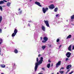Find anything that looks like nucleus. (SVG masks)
I'll return each mask as SVG.
<instances>
[{
  "label": "nucleus",
  "mask_w": 74,
  "mask_h": 74,
  "mask_svg": "<svg viewBox=\"0 0 74 74\" xmlns=\"http://www.w3.org/2000/svg\"><path fill=\"white\" fill-rule=\"evenodd\" d=\"M73 40H74V38L73 39Z\"/></svg>",
  "instance_id": "nucleus-50"
},
{
  "label": "nucleus",
  "mask_w": 74,
  "mask_h": 74,
  "mask_svg": "<svg viewBox=\"0 0 74 74\" xmlns=\"http://www.w3.org/2000/svg\"><path fill=\"white\" fill-rule=\"evenodd\" d=\"M8 1H9V0H7Z\"/></svg>",
  "instance_id": "nucleus-51"
},
{
  "label": "nucleus",
  "mask_w": 74,
  "mask_h": 74,
  "mask_svg": "<svg viewBox=\"0 0 74 74\" xmlns=\"http://www.w3.org/2000/svg\"><path fill=\"white\" fill-rule=\"evenodd\" d=\"M72 49H73V50H74V46H73V47Z\"/></svg>",
  "instance_id": "nucleus-37"
},
{
  "label": "nucleus",
  "mask_w": 74,
  "mask_h": 74,
  "mask_svg": "<svg viewBox=\"0 0 74 74\" xmlns=\"http://www.w3.org/2000/svg\"><path fill=\"white\" fill-rule=\"evenodd\" d=\"M32 1V0H30V1Z\"/></svg>",
  "instance_id": "nucleus-48"
},
{
  "label": "nucleus",
  "mask_w": 74,
  "mask_h": 74,
  "mask_svg": "<svg viewBox=\"0 0 74 74\" xmlns=\"http://www.w3.org/2000/svg\"><path fill=\"white\" fill-rule=\"evenodd\" d=\"M41 56V55L40 54H39L38 55V57H40V56Z\"/></svg>",
  "instance_id": "nucleus-38"
},
{
  "label": "nucleus",
  "mask_w": 74,
  "mask_h": 74,
  "mask_svg": "<svg viewBox=\"0 0 74 74\" xmlns=\"http://www.w3.org/2000/svg\"><path fill=\"white\" fill-rule=\"evenodd\" d=\"M61 47H62V45H60V46H59V49H60Z\"/></svg>",
  "instance_id": "nucleus-34"
},
{
  "label": "nucleus",
  "mask_w": 74,
  "mask_h": 74,
  "mask_svg": "<svg viewBox=\"0 0 74 74\" xmlns=\"http://www.w3.org/2000/svg\"><path fill=\"white\" fill-rule=\"evenodd\" d=\"M42 29L44 31V32H45V27L43 25H42Z\"/></svg>",
  "instance_id": "nucleus-13"
},
{
  "label": "nucleus",
  "mask_w": 74,
  "mask_h": 74,
  "mask_svg": "<svg viewBox=\"0 0 74 74\" xmlns=\"http://www.w3.org/2000/svg\"><path fill=\"white\" fill-rule=\"evenodd\" d=\"M69 60V58H66V61H67Z\"/></svg>",
  "instance_id": "nucleus-35"
},
{
  "label": "nucleus",
  "mask_w": 74,
  "mask_h": 74,
  "mask_svg": "<svg viewBox=\"0 0 74 74\" xmlns=\"http://www.w3.org/2000/svg\"><path fill=\"white\" fill-rule=\"evenodd\" d=\"M71 65H68L66 67V69L67 70H68V69H70V68H71Z\"/></svg>",
  "instance_id": "nucleus-12"
},
{
  "label": "nucleus",
  "mask_w": 74,
  "mask_h": 74,
  "mask_svg": "<svg viewBox=\"0 0 74 74\" xmlns=\"http://www.w3.org/2000/svg\"><path fill=\"white\" fill-rule=\"evenodd\" d=\"M60 41V39H57L56 42H58Z\"/></svg>",
  "instance_id": "nucleus-27"
},
{
  "label": "nucleus",
  "mask_w": 74,
  "mask_h": 74,
  "mask_svg": "<svg viewBox=\"0 0 74 74\" xmlns=\"http://www.w3.org/2000/svg\"><path fill=\"white\" fill-rule=\"evenodd\" d=\"M44 22L45 23L47 26V27H49V23H48V21H44Z\"/></svg>",
  "instance_id": "nucleus-7"
},
{
  "label": "nucleus",
  "mask_w": 74,
  "mask_h": 74,
  "mask_svg": "<svg viewBox=\"0 0 74 74\" xmlns=\"http://www.w3.org/2000/svg\"><path fill=\"white\" fill-rule=\"evenodd\" d=\"M63 69H64V67L61 68V69L62 70H63Z\"/></svg>",
  "instance_id": "nucleus-40"
},
{
  "label": "nucleus",
  "mask_w": 74,
  "mask_h": 74,
  "mask_svg": "<svg viewBox=\"0 0 74 74\" xmlns=\"http://www.w3.org/2000/svg\"><path fill=\"white\" fill-rule=\"evenodd\" d=\"M43 40L42 41V42H46V41H48V37L45 36L43 38Z\"/></svg>",
  "instance_id": "nucleus-4"
},
{
  "label": "nucleus",
  "mask_w": 74,
  "mask_h": 74,
  "mask_svg": "<svg viewBox=\"0 0 74 74\" xmlns=\"http://www.w3.org/2000/svg\"><path fill=\"white\" fill-rule=\"evenodd\" d=\"M64 73V71H59V73H60V74H63Z\"/></svg>",
  "instance_id": "nucleus-24"
},
{
  "label": "nucleus",
  "mask_w": 74,
  "mask_h": 74,
  "mask_svg": "<svg viewBox=\"0 0 74 74\" xmlns=\"http://www.w3.org/2000/svg\"><path fill=\"white\" fill-rule=\"evenodd\" d=\"M49 62L50 63L51 62V61H50L49 60Z\"/></svg>",
  "instance_id": "nucleus-45"
},
{
  "label": "nucleus",
  "mask_w": 74,
  "mask_h": 74,
  "mask_svg": "<svg viewBox=\"0 0 74 74\" xmlns=\"http://www.w3.org/2000/svg\"><path fill=\"white\" fill-rule=\"evenodd\" d=\"M68 50L70 51H71V45H70L68 47Z\"/></svg>",
  "instance_id": "nucleus-17"
},
{
  "label": "nucleus",
  "mask_w": 74,
  "mask_h": 74,
  "mask_svg": "<svg viewBox=\"0 0 74 74\" xmlns=\"http://www.w3.org/2000/svg\"><path fill=\"white\" fill-rule=\"evenodd\" d=\"M0 10H1V11H3V8L1 6H0Z\"/></svg>",
  "instance_id": "nucleus-25"
},
{
  "label": "nucleus",
  "mask_w": 74,
  "mask_h": 74,
  "mask_svg": "<svg viewBox=\"0 0 74 74\" xmlns=\"http://www.w3.org/2000/svg\"><path fill=\"white\" fill-rule=\"evenodd\" d=\"M14 52L16 54L18 53V50H17L16 49H14Z\"/></svg>",
  "instance_id": "nucleus-14"
},
{
  "label": "nucleus",
  "mask_w": 74,
  "mask_h": 74,
  "mask_svg": "<svg viewBox=\"0 0 74 74\" xmlns=\"http://www.w3.org/2000/svg\"><path fill=\"white\" fill-rule=\"evenodd\" d=\"M49 7L51 10H52L54 8H55V6H54V5H53L52 4L50 6H49Z\"/></svg>",
  "instance_id": "nucleus-9"
},
{
  "label": "nucleus",
  "mask_w": 74,
  "mask_h": 74,
  "mask_svg": "<svg viewBox=\"0 0 74 74\" xmlns=\"http://www.w3.org/2000/svg\"><path fill=\"white\" fill-rule=\"evenodd\" d=\"M2 31V30H1V29H0V33H1Z\"/></svg>",
  "instance_id": "nucleus-32"
},
{
  "label": "nucleus",
  "mask_w": 74,
  "mask_h": 74,
  "mask_svg": "<svg viewBox=\"0 0 74 74\" xmlns=\"http://www.w3.org/2000/svg\"><path fill=\"white\" fill-rule=\"evenodd\" d=\"M28 25L29 26H30V24H29Z\"/></svg>",
  "instance_id": "nucleus-43"
},
{
  "label": "nucleus",
  "mask_w": 74,
  "mask_h": 74,
  "mask_svg": "<svg viewBox=\"0 0 74 74\" xmlns=\"http://www.w3.org/2000/svg\"><path fill=\"white\" fill-rule=\"evenodd\" d=\"M56 16L57 18H59L60 16L59 14H56Z\"/></svg>",
  "instance_id": "nucleus-26"
},
{
  "label": "nucleus",
  "mask_w": 74,
  "mask_h": 74,
  "mask_svg": "<svg viewBox=\"0 0 74 74\" xmlns=\"http://www.w3.org/2000/svg\"><path fill=\"white\" fill-rule=\"evenodd\" d=\"M4 2L7 3V1H6L5 0H3V1H0V5L3 4L4 3Z\"/></svg>",
  "instance_id": "nucleus-8"
},
{
  "label": "nucleus",
  "mask_w": 74,
  "mask_h": 74,
  "mask_svg": "<svg viewBox=\"0 0 74 74\" xmlns=\"http://www.w3.org/2000/svg\"><path fill=\"white\" fill-rule=\"evenodd\" d=\"M50 66H51L50 64H47V67H48V69H49L50 67Z\"/></svg>",
  "instance_id": "nucleus-21"
},
{
  "label": "nucleus",
  "mask_w": 74,
  "mask_h": 74,
  "mask_svg": "<svg viewBox=\"0 0 74 74\" xmlns=\"http://www.w3.org/2000/svg\"><path fill=\"white\" fill-rule=\"evenodd\" d=\"M71 19H74V15H73L71 16Z\"/></svg>",
  "instance_id": "nucleus-20"
},
{
  "label": "nucleus",
  "mask_w": 74,
  "mask_h": 74,
  "mask_svg": "<svg viewBox=\"0 0 74 74\" xmlns=\"http://www.w3.org/2000/svg\"><path fill=\"white\" fill-rule=\"evenodd\" d=\"M42 11L44 14H45V12L48 10V8H43L42 9Z\"/></svg>",
  "instance_id": "nucleus-3"
},
{
  "label": "nucleus",
  "mask_w": 74,
  "mask_h": 74,
  "mask_svg": "<svg viewBox=\"0 0 74 74\" xmlns=\"http://www.w3.org/2000/svg\"><path fill=\"white\" fill-rule=\"evenodd\" d=\"M58 8H56L54 9L55 12H57V11H58Z\"/></svg>",
  "instance_id": "nucleus-23"
},
{
  "label": "nucleus",
  "mask_w": 74,
  "mask_h": 74,
  "mask_svg": "<svg viewBox=\"0 0 74 74\" xmlns=\"http://www.w3.org/2000/svg\"><path fill=\"white\" fill-rule=\"evenodd\" d=\"M2 21V16H0V23Z\"/></svg>",
  "instance_id": "nucleus-22"
},
{
  "label": "nucleus",
  "mask_w": 74,
  "mask_h": 74,
  "mask_svg": "<svg viewBox=\"0 0 74 74\" xmlns=\"http://www.w3.org/2000/svg\"><path fill=\"white\" fill-rule=\"evenodd\" d=\"M70 69L68 70L67 71L69 72V71H70Z\"/></svg>",
  "instance_id": "nucleus-39"
},
{
  "label": "nucleus",
  "mask_w": 74,
  "mask_h": 74,
  "mask_svg": "<svg viewBox=\"0 0 74 74\" xmlns=\"http://www.w3.org/2000/svg\"><path fill=\"white\" fill-rule=\"evenodd\" d=\"M20 10H21L20 8L18 9V11H19Z\"/></svg>",
  "instance_id": "nucleus-44"
},
{
  "label": "nucleus",
  "mask_w": 74,
  "mask_h": 74,
  "mask_svg": "<svg viewBox=\"0 0 74 74\" xmlns=\"http://www.w3.org/2000/svg\"><path fill=\"white\" fill-rule=\"evenodd\" d=\"M69 73L67 71L66 72V74H67Z\"/></svg>",
  "instance_id": "nucleus-41"
},
{
  "label": "nucleus",
  "mask_w": 74,
  "mask_h": 74,
  "mask_svg": "<svg viewBox=\"0 0 74 74\" xmlns=\"http://www.w3.org/2000/svg\"><path fill=\"white\" fill-rule=\"evenodd\" d=\"M60 70H61V69H60Z\"/></svg>",
  "instance_id": "nucleus-53"
},
{
  "label": "nucleus",
  "mask_w": 74,
  "mask_h": 74,
  "mask_svg": "<svg viewBox=\"0 0 74 74\" xmlns=\"http://www.w3.org/2000/svg\"><path fill=\"white\" fill-rule=\"evenodd\" d=\"M22 10H21L19 13V14H22Z\"/></svg>",
  "instance_id": "nucleus-30"
},
{
  "label": "nucleus",
  "mask_w": 74,
  "mask_h": 74,
  "mask_svg": "<svg viewBox=\"0 0 74 74\" xmlns=\"http://www.w3.org/2000/svg\"><path fill=\"white\" fill-rule=\"evenodd\" d=\"M71 55V53L70 52H68L66 53V55L67 56V58H69L70 57Z\"/></svg>",
  "instance_id": "nucleus-6"
},
{
  "label": "nucleus",
  "mask_w": 74,
  "mask_h": 74,
  "mask_svg": "<svg viewBox=\"0 0 74 74\" xmlns=\"http://www.w3.org/2000/svg\"><path fill=\"white\" fill-rule=\"evenodd\" d=\"M40 40L41 41H42V37H41L40 38Z\"/></svg>",
  "instance_id": "nucleus-33"
},
{
  "label": "nucleus",
  "mask_w": 74,
  "mask_h": 74,
  "mask_svg": "<svg viewBox=\"0 0 74 74\" xmlns=\"http://www.w3.org/2000/svg\"><path fill=\"white\" fill-rule=\"evenodd\" d=\"M17 32L18 30L16 29H15L14 31V33H13L12 35V37H15V35L16 34V33H17Z\"/></svg>",
  "instance_id": "nucleus-2"
},
{
  "label": "nucleus",
  "mask_w": 74,
  "mask_h": 74,
  "mask_svg": "<svg viewBox=\"0 0 74 74\" xmlns=\"http://www.w3.org/2000/svg\"><path fill=\"white\" fill-rule=\"evenodd\" d=\"M0 66L2 68H5V65L4 64H1Z\"/></svg>",
  "instance_id": "nucleus-16"
},
{
  "label": "nucleus",
  "mask_w": 74,
  "mask_h": 74,
  "mask_svg": "<svg viewBox=\"0 0 74 74\" xmlns=\"http://www.w3.org/2000/svg\"><path fill=\"white\" fill-rule=\"evenodd\" d=\"M71 37V35H69L66 38V39H69V38H70Z\"/></svg>",
  "instance_id": "nucleus-18"
},
{
  "label": "nucleus",
  "mask_w": 74,
  "mask_h": 74,
  "mask_svg": "<svg viewBox=\"0 0 74 74\" xmlns=\"http://www.w3.org/2000/svg\"><path fill=\"white\" fill-rule=\"evenodd\" d=\"M1 43H3V39L1 38H0V45L1 44Z\"/></svg>",
  "instance_id": "nucleus-19"
},
{
  "label": "nucleus",
  "mask_w": 74,
  "mask_h": 74,
  "mask_svg": "<svg viewBox=\"0 0 74 74\" xmlns=\"http://www.w3.org/2000/svg\"><path fill=\"white\" fill-rule=\"evenodd\" d=\"M61 64V61H59L56 64V68H58L59 66L60 65V64Z\"/></svg>",
  "instance_id": "nucleus-5"
},
{
  "label": "nucleus",
  "mask_w": 74,
  "mask_h": 74,
  "mask_svg": "<svg viewBox=\"0 0 74 74\" xmlns=\"http://www.w3.org/2000/svg\"><path fill=\"white\" fill-rule=\"evenodd\" d=\"M38 74H42V73H38Z\"/></svg>",
  "instance_id": "nucleus-42"
},
{
  "label": "nucleus",
  "mask_w": 74,
  "mask_h": 74,
  "mask_svg": "<svg viewBox=\"0 0 74 74\" xmlns=\"http://www.w3.org/2000/svg\"><path fill=\"white\" fill-rule=\"evenodd\" d=\"M1 48L0 47V55H1Z\"/></svg>",
  "instance_id": "nucleus-29"
},
{
  "label": "nucleus",
  "mask_w": 74,
  "mask_h": 74,
  "mask_svg": "<svg viewBox=\"0 0 74 74\" xmlns=\"http://www.w3.org/2000/svg\"><path fill=\"white\" fill-rule=\"evenodd\" d=\"M66 22H68V20H66Z\"/></svg>",
  "instance_id": "nucleus-49"
},
{
  "label": "nucleus",
  "mask_w": 74,
  "mask_h": 74,
  "mask_svg": "<svg viewBox=\"0 0 74 74\" xmlns=\"http://www.w3.org/2000/svg\"><path fill=\"white\" fill-rule=\"evenodd\" d=\"M35 4H37V5H38V6H39V7H41V5H40V3L39 2L37 1H36L35 2Z\"/></svg>",
  "instance_id": "nucleus-10"
},
{
  "label": "nucleus",
  "mask_w": 74,
  "mask_h": 74,
  "mask_svg": "<svg viewBox=\"0 0 74 74\" xmlns=\"http://www.w3.org/2000/svg\"><path fill=\"white\" fill-rule=\"evenodd\" d=\"M46 48V46L45 45H43L41 47V49L42 50H44L45 48Z\"/></svg>",
  "instance_id": "nucleus-15"
},
{
  "label": "nucleus",
  "mask_w": 74,
  "mask_h": 74,
  "mask_svg": "<svg viewBox=\"0 0 74 74\" xmlns=\"http://www.w3.org/2000/svg\"><path fill=\"white\" fill-rule=\"evenodd\" d=\"M51 66H53V64H52V65H51Z\"/></svg>",
  "instance_id": "nucleus-47"
},
{
  "label": "nucleus",
  "mask_w": 74,
  "mask_h": 74,
  "mask_svg": "<svg viewBox=\"0 0 74 74\" xmlns=\"http://www.w3.org/2000/svg\"><path fill=\"white\" fill-rule=\"evenodd\" d=\"M42 70H44V71L45 70V69H44V68H42Z\"/></svg>",
  "instance_id": "nucleus-36"
},
{
  "label": "nucleus",
  "mask_w": 74,
  "mask_h": 74,
  "mask_svg": "<svg viewBox=\"0 0 74 74\" xmlns=\"http://www.w3.org/2000/svg\"><path fill=\"white\" fill-rule=\"evenodd\" d=\"M14 67H16V65L15 63L14 64Z\"/></svg>",
  "instance_id": "nucleus-28"
},
{
  "label": "nucleus",
  "mask_w": 74,
  "mask_h": 74,
  "mask_svg": "<svg viewBox=\"0 0 74 74\" xmlns=\"http://www.w3.org/2000/svg\"><path fill=\"white\" fill-rule=\"evenodd\" d=\"M11 3L10 2H8L7 3V7H10V5H11Z\"/></svg>",
  "instance_id": "nucleus-11"
},
{
  "label": "nucleus",
  "mask_w": 74,
  "mask_h": 74,
  "mask_svg": "<svg viewBox=\"0 0 74 74\" xmlns=\"http://www.w3.org/2000/svg\"><path fill=\"white\" fill-rule=\"evenodd\" d=\"M54 74L53 73H51V74Z\"/></svg>",
  "instance_id": "nucleus-52"
},
{
  "label": "nucleus",
  "mask_w": 74,
  "mask_h": 74,
  "mask_svg": "<svg viewBox=\"0 0 74 74\" xmlns=\"http://www.w3.org/2000/svg\"><path fill=\"white\" fill-rule=\"evenodd\" d=\"M59 74V72H58L57 73V74Z\"/></svg>",
  "instance_id": "nucleus-46"
},
{
  "label": "nucleus",
  "mask_w": 74,
  "mask_h": 74,
  "mask_svg": "<svg viewBox=\"0 0 74 74\" xmlns=\"http://www.w3.org/2000/svg\"><path fill=\"white\" fill-rule=\"evenodd\" d=\"M2 55H3V54H2Z\"/></svg>",
  "instance_id": "nucleus-54"
},
{
  "label": "nucleus",
  "mask_w": 74,
  "mask_h": 74,
  "mask_svg": "<svg viewBox=\"0 0 74 74\" xmlns=\"http://www.w3.org/2000/svg\"><path fill=\"white\" fill-rule=\"evenodd\" d=\"M36 61L37 62L35 63V66L34 68V69L35 71H37V68L38 67V66L40 65V64H41L42 63V61H43V58L41 57L40 58V60H39L38 62V58H36Z\"/></svg>",
  "instance_id": "nucleus-1"
},
{
  "label": "nucleus",
  "mask_w": 74,
  "mask_h": 74,
  "mask_svg": "<svg viewBox=\"0 0 74 74\" xmlns=\"http://www.w3.org/2000/svg\"><path fill=\"white\" fill-rule=\"evenodd\" d=\"M51 46H52V45H49V47H50V48H51Z\"/></svg>",
  "instance_id": "nucleus-31"
}]
</instances>
